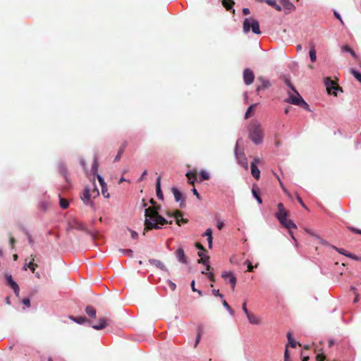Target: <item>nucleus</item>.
Returning a JSON list of instances; mask_svg holds the SVG:
<instances>
[{"instance_id": "obj_1", "label": "nucleus", "mask_w": 361, "mask_h": 361, "mask_svg": "<svg viewBox=\"0 0 361 361\" xmlns=\"http://www.w3.org/2000/svg\"><path fill=\"white\" fill-rule=\"evenodd\" d=\"M149 202L152 205L155 204V201L152 198L150 199ZM159 207L157 208L154 206H152L145 209V220L143 235H145V233L148 231L161 228L160 226H164L168 224H171L173 223L172 221H168L159 214Z\"/></svg>"}, {"instance_id": "obj_2", "label": "nucleus", "mask_w": 361, "mask_h": 361, "mask_svg": "<svg viewBox=\"0 0 361 361\" xmlns=\"http://www.w3.org/2000/svg\"><path fill=\"white\" fill-rule=\"evenodd\" d=\"M277 207L278 211L276 213V217L283 227L289 230V235L293 240L296 241V239L291 231L292 228H297L296 224L291 219H288V211L284 208L282 203H279Z\"/></svg>"}, {"instance_id": "obj_3", "label": "nucleus", "mask_w": 361, "mask_h": 361, "mask_svg": "<svg viewBox=\"0 0 361 361\" xmlns=\"http://www.w3.org/2000/svg\"><path fill=\"white\" fill-rule=\"evenodd\" d=\"M249 138L256 145L262 142L264 130L261 124L257 121H252L248 126Z\"/></svg>"}, {"instance_id": "obj_4", "label": "nucleus", "mask_w": 361, "mask_h": 361, "mask_svg": "<svg viewBox=\"0 0 361 361\" xmlns=\"http://www.w3.org/2000/svg\"><path fill=\"white\" fill-rule=\"evenodd\" d=\"M285 102L299 106L305 110L310 111L308 104L302 99L295 89H293V92H288V98L286 99Z\"/></svg>"}, {"instance_id": "obj_5", "label": "nucleus", "mask_w": 361, "mask_h": 361, "mask_svg": "<svg viewBox=\"0 0 361 361\" xmlns=\"http://www.w3.org/2000/svg\"><path fill=\"white\" fill-rule=\"evenodd\" d=\"M252 29L255 34H260L259 25L257 20L253 18H245L243 22V30L245 33L248 32Z\"/></svg>"}, {"instance_id": "obj_6", "label": "nucleus", "mask_w": 361, "mask_h": 361, "mask_svg": "<svg viewBox=\"0 0 361 361\" xmlns=\"http://www.w3.org/2000/svg\"><path fill=\"white\" fill-rule=\"evenodd\" d=\"M255 79L253 71L250 68H245L243 71V81L247 85H251Z\"/></svg>"}, {"instance_id": "obj_7", "label": "nucleus", "mask_w": 361, "mask_h": 361, "mask_svg": "<svg viewBox=\"0 0 361 361\" xmlns=\"http://www.w3.org/2000/svg\"><path fill=\"white\" fill-rule=\"evenodd\" d=\"M221 277L226 280L228 279V282L231 285V288L234 290L237 283V279L234 274L231 271H225L222 273Z\"/></svg>"}, {"instance_id": "obj_8", "label": "nucleus", "mask_w": 361, "mask_h": 361, "mask_svg": "<svg viewBox=\"0 0 361 361\" xmlns=\"http://www.w3.org/2000/svg\"><path fill=\"white\" fill-rule=\"evenodd\" d=\"M168 215L173 216L174 219H176V223L178 226H181L182 224H187L188 222V220L187 219H184L183 217V213L179 210L175 211L173 214H170L169 213H168Z\"/></svg>"}, {"instance_id": "obj_9", "label": "nucleus", "mask_w": 361, "mask_h": 361, "mask_svg": "<svg viewBox=\"0 0 361 361\" xmlns=\"http://www.w3.org/2000/svg\"><path fill=\"white\" fill-rule=\"evenodd\" d=\"M90 195V189H89L88 186L85 187L81 195V199L85 204L92 205V197Z\"/></svg>"}, {"instance_id": "obj_10", "label": "nucleus", "mask_w": 361, "mask_h": 361, "mask_svg": "<svg viewBox=\"0 0 361 361\" xmlns=\"http://www.w3.org/2000/svg\"><path fill=\"white\" fill-rule=\"evenodd\" d=\"M236 158L238 161V163L245 169H248V164L247 161V158L243 152H235Z\"/></svg>"}, {"instance_id": "obj_11", "label": "nucleus", "mask_w": 361, "mask_h": 361, "mask_svg": "<svg viewBox=\"0 0 361 361\" xmlns=\"http://www.w3.org/2000/svg\"><path fill=\"white\" fill-rule=\"evenodd\" d=\"M110 321H111L110 319H109L106 317H102L99 319L97 324H94L92 326L93 329H94L96 330H101V329H104L106 326H107L109 324V322Z\"/></svg>"}, {"instance_id": "obj_12", "label": "nucleus", "mask_w": 361, "mask_h": 361, "mask_svg": "<svg viewBox=\"0 0 361 361\" xmlns=\"http://www.w3.org/2000/svg\"><path fill=\"white\" fill-rule=\"evenodd\" d=\"M257 80L261 82V85H258L256 91L257 92H259L262 90L267 89L270 87L271 84L269 81L265 78H264L262 76L258 77Z\"/></svg>"}, {"instance_id": "obj_13", "label": "nucleus", "mask_w": 361, "mask_h": 361, "mask_svg": "<svg viewBox=\"0 0 361 361\" xmlns=\"http://www.w3.org/2000/svg\"><path fill=\"white\" fill-rule=\"evenodd\" d=\"M326 90L329 94L331 93V90L338 89V86L330 78H326L324 81Z\"/></svg>"}, {"instance_id": "obj_14", "label": "nucleus", "mask_w": 361, "mask_h": 361, "mask_svg": "<svg viewBox=\"0 0 361 361\" xmlns=\"http://www.w3.org/2000/svg\"><path fill=\"white\" fill-rule=\"evenodd\" d=\"M176 257H177L178 260L183 263L186 264L187 263V258L185 257L184 250L183 248L180 247L176 250L175 252Z\"/></svg>"}, {"instance_id": "obj_15", "label": "nucleus", "mask_w": 361, "mask_h": 361, "mask_svg": "<svg viewBox=\"0 0 361 361\" xmlns=\"http://www.w3.org/2000/svg\"><path fill=\"white\" fill-rule=\"evenodd\" d=\"M128 141L126 140H124L122 144L121 145L120 147H119V149L118 151V153L114 159V161L115 162H117V161H119L121 159V157L126 149V148L128 146Z\"/></svg>"}, {"instance_id": "obj_16", "label": "nucleus", "mask_w": 361, "mask_h": 361, "mask_svg": "<svg viewBox=\"0 0 361 361\" xmlns=\"http://www.w3.org/2000/svg\"><path fill=\"white\" fill-rule=\"evenodd\" d=\"M35 257V255H31V256H30L31 260L28 264H25V266L23 267L24 270H26L27 268H29L32 273H35V269L38 267V265L34 262Z\"/></svg>"}, {"instance_id": "obj_17", "label": "nucleus", "mask_w": 361, "mask_h": 361, "mask_svg": "<svg viewBox=\"0 0 361 361\" xmlns=\"http://www.w3.org/2000/svg\"><path fill=\"white\" fill-rule=\"evenodd\" d=\"M287 338H288V343L286 345V348H288V346H290L291 348H295L298 345H301V344L299 342H296L294 338L292 336V334L290 332H288L287 334Z\"/></svg>"}, {"instance_id": "obj_18", "label": "nucleus", "mask_w": 361, "mask_h": 361, "mask_svg": "<svg viewBox=\"0 0 361 361\" xmlns=\"http://www.w3.org/2000/svg\"><path fill=\"white\" fill-rule=\"evenodd\" d=\"M247 316V318L249 321V322L252 324H256V325H258L261 323V319L260 317H259L258 316L252 314V313H249L248 314L246 315Z\"/></svg>"}, {"instance_id": "obj_19", "label": "nucleus", "mask_w": 361, "mask_h": 361, "mask_svg": "<svg viewBox=\"0 0 361 361\" xmlns=\"http://www.w3.org/2000/svg\"><path fill=\"white\" fill-rule=\"evenodd\" d=\"M188 178V182L190 185H194L195 180H197V171H190L186 173Z\"/></svg>"}, {"instance_id": "obj_20", "label": "nucleus", "mask_w": 361, "mask_h": 361, "mask_svg": "<svg viewBox=\"0 0 361 361\" xmlns=\"http://www.w3.org/2000/svg\"><path fill=\"white\" fill-rule=\"evenodd\" d=\"M250 168H251V173H252V176L255 179L258 180L260 177V171L259 170V169L257 168V166L255 164V162L251 163Z\"/></svg>"}, {"instance_id": "obj_21", "label": "nucleus", "mask_w": 361, "mask_h": 361, "mask_svg": "<svg viewBox=\"0 0 361 361\" xmlns=\"http://www.w3.org/2000/svg\"><path fill=\"white\" fill-rule=\"evenodd\" d=\"M149 262L151 264L154 265L157 268H159L161 270H164L165 271H168L167 268L164 266V264L160 260L155 259H151L149 260Z\"/></svg>"}, {"instance_id": "obj_22", "label": "nucleus", "mask_w": 361, "mask_h": 361, "mask_svg": "<svg viewBox=\"0 0 361 361\" xmlns=\"http://www.w3.org/2000/svg\"><path fill=\"white\" fill-rule=\"evenodd\" d=\"M280 3L286 10L290 11L295 10V6L289 0H280Z\"/></svg>"}, {"instance_id": "obj_23", "label": "nucleus", "mask_w": 361, "mask_h": 361, "mask_svg": "<svg viewBox=\"0 0 361 361\" xmlns=\"http://www.w3.org/2000/svg\"><path fill=\"white\" fill-rule=\"evenodd\" d=\"M157 196L159 199H163V193L161 190V178L158 177L156 182Z\"/></svg>"}, {"instance_id": "obj_24", "label": "nucleus", "mask_w": 361, "mask_h": 361, "mask_svg": "<svg viewBox=\"0 0 361 361\" xmlns=\"http://www.w3.org/2000/svg\"><path fill=\"white\" fill-rule=\"evenodd\" d=\"M70 226H71V228H75V229H78V230H80V231H85V226L82 223H80V222H79V221H78L76 220H73L71 223Z\"/></svg>"}, {"instance_id": "obj_25", "label": "nucleus", "mask_w": 361, "mask_h": 361, "mask_svg": "<svg viewBox=\"0 0 361 361\" xmlns=\"http://www.w3.org/2000/svg\"><path fill=\"white\" fill-rule=\"evenodd\" d=\"M89 189H90V196H92V199L96 198L99 196V192L98 188L96 187L94 183H92V185L88 186Z\"/></svg>"}, {"instance_id": "obj_26", "label": "nucleus", "mask_w": 361, "mask_h": 361, "mask_svg": "<svg viewBox=\"0 0 361 361\" xmlns=\"http://www.w3.org/2000/svg\"><path fill=\"white\" fill-rule=\"evenodd\" d=\"M252 195L255 197V198L259 202V204H262V198L259 196V188L257 186L253 185L252 189Z\"/></svg>"}, {"instance_id": "obj_27", "label": "nucleus", "mask_w": 361, "mask_h": 361, "mask_svg": "<svg viewBox=\"0 0 361 361\" xmlns=\"http://www.w3.org/2000/svg\"><path fill=\"white\" fill-rule=\"evenodd\" d=\"M85 312L89 317H90L92 318L96 317V309L91 305H87L86 307Z\"/></svg>"}, {"instance_id": "obj_28", "label": "nucleus", "mask_w": 361, "mask_h": 361, "mask_svg": "<svg viewBox=\"0 0 361 361\" xmlns=\"http://www.w3.org/2000/svg\"><path fill=\"white\" fill-rule=\"evenodd\" d=\"M204 235L207 236L209 247L212 248V230L211 228H207L206 230Z\"/></svg>"}, {"instance_id": "obj_29", "label": "nucleus", "mask_w": 361, "mask_h": 361, "mask_svg": "<svg viewBox=\"0 0 361 361\" xmlns=\"http://www.w3.org/2000/svg\"><path fill=\"white\" fill-rule=\"evenodd\" d=\"M234 4L233 0H222V4L227 11H231Z\"/></svg>"}, {"instance_id": "obj_30", "label": "nucleus", "mask_w": 361, "mask_h": 361, "mask_svg": "<svg viewBox=\"0 0 361 361\" xmlns=\"http://www.w3.org/2000/svg\"><path fill=\"white\" fill-rule=\"evenodd\" d=\"M69 318L77 322L78 324H84L85 322L87 321V318L85 317H75L73 316H70Z\"/></svg>"}, {"instance_id": "obj_31", "label": "nucleus", "mask_w": 361, "mask_h": 361, "mask_svg": "<svg viewBox=\"0 0 361 361\" xmlns=\"http://www.w3.org/2000/svg\"><path fill=\"white\" fill-rule=\"evenodd\" d=\"M209 256H204L197 260V262L199 264H207V271H209L211 269V267L209 264H207V263L209 262Z\"/></svg>"}, {"instance_id": "obj_32", "label": "nucleus", "mask_w": 361, "mask_h": 361, "mask_svg": "<svg viewBox=\"0 0 361 361\" xmlns=\"http://www.w3.org/2000/svg\"><path fill=\"white\" fill-rule=\"evenodd\" d=\"M5 278H6V282H7V284L11 288L13 286H15L16 285H17V283L13 281L11 275L10 274H5Z\"/></svg>"}, {"instance_id": "obj_33", "label": "nucleus", "mask_w": 361, "mask_h": 361, "mask_svg": "<svg viewBox=\"0 0 361 361\" xmlns=\"http://www.w3.org/2000/svg\"><path fill=\"white\" fill-rule=\"evenodd\" d=\"M172 192L174 195V198L176 202H178L180 200L182 197V193L176 188H172Z\"/></svg>"}, {"instance_id": "obj_34", "label": "nucleus", "mask_w": 361, "mask_h": 361, "mask_svg": "<svg viewBox=\"0 0 361 361\" xmlns=\"http://www.w3.org/2000/svg\"><path fill=\"white\" fill-rule=\"evenodd\" d=\"M342 50L343 51L350 53L353 56V57H354L355 59L357 58V56L355 54V52L349 46H348V45L343 46L342 47Z\"/></svg>"}, {"instance_id": "obj_35", "label": "nucleus", "mask_w": 361, "mask_h": 361, "mask_svg": "<svg viewBox=\"0 0 361 361\" xmlns=\"http://www.w3.org/2000/svg\"><path fill=\"white\" fill-rule=\"evenodd\" d=\"M266 2L269 6L274 7L276 11H281V7L276 4L275 0H266Z\"/></svg>"}, {"instance_id": "obj_36", "label": "nucleus", "mask_w": 361, "mask_h": 361, "mask_svg": "<svg viewBox=\"0 0 361 361\" xmlns=\"http://www.w3.org/2000/svg\"><path fill=\"white\" fill-rule=\"evenodd\" d=\"M309 54H310V60L312 62H315L317 60V54H316V50L314 47L311 48V49L310 50Z\"/></svg>"}, {"instance_id": "obj_37", "label": "nucleus", "mask_w": 361, "mask_h": 361, "mask_svg": "<svg viewBox=\"0 0 361 361\" xmlns=\"http://www.w3.org/2000/svg\"><path fill=\"white\" fill-rule=\"evenodd\" d=\"M202 327H199L198 328V332H197V338H196V340H195V345H194L195 348H196L197 346L198 343H200V338H201V336H202Z\"/></svg>"}, {"instance_id": "obj_38", "label": "nucleus", "mask_w": 361, "mask_h": 361, "mask_svg": "<svg viewBox=\"0 0 361 361\" xmlns=\"http://www.w3.org/2000/svg\"><path fill=\"white\" fill-rule=\"evenodd\" d=\"M59 204H60V207L63 209H67L69 206V203H68V200L64 198L60 199Z\"/></svg>"}, {"instance_id": "obj_39", "label": "nucleus", "mask_w": 361, "mask_h": 361, "mask_svg": "<svg viewBox=\"0 0 361 361\" xmlns=\"http://www.w3.org/2000/svg\"><path fill=\"white\" fill-rule=\"evenodd\" d=\"M200 181H203V180L209 179V173L204 171H202L200 172Z\"/></svg>"}, {"instance_id": "obj_40", "label": "nucleus", "mask_w": 361, "mask_h": 361, "mask_svg": "<svg viewBox=\"0 0 361 361\" xmlns=\"http://www.w3.org/2000/svg\"><path fill=\"white\" fill-rule=\"evenodd\" d=\"M255 106V105H251L248 107V109H247V111L245 112V118H248L249 117H250L252 116V111Z\"/></svg>"}, {"instance_id": "obj_41", "label": "nucleus", "mask_w": 361, "mask_h": 361, "mask_svg": "<svg viewBox=\"0 0 361 361\" xmlns=\"http://www.w3.org/2000/svg\"><path fill=\"white\" fill-rule=\"evenodd\" d=\"M351 73L361 83V73L355 70H351Z\"/></svg>"}, {"instance_id": "obj_42", "label": "nucleus", "mask_w": 361, "mask_h": 361, "mask_svg": "<svg viewBox=\"0 0 361 361\" xmlns=\"http://www.w3.org/2000/svg\"><path fill=\"white\" fill-rule=\"evenodd\" d=\"M350 231L354 233H356V234H360L361 235V230L360 229H358V228H356L353 226H347L346 227Z\"/></svg>"}, {"instance_id": "obj_43", "label": "nucleus", "mask_w": 361, "mask_h": 361, "mask_svg": "<svg viewBox=\"0 0 361 361\" xmlns=\"http://www.w3.org/2000/svg\"><path fill=\"white\" fill-rule=\"evenodd\" d=\"M120 251L121 252H123L124 255H128L129 257H132L133 256V252L130 249H121V250H120Z\"/></svg>"}, {"instance_id": "obj_44", "label": "nucleus", "mask_w": 361, "mask_h": 361, "mask_svg": "<svg viewBox=\"0 0 361 361\" xmlns=\"http://www.w3.org/2000/svg\"><path fill=\"white\" fill-rule=\"evenodd\" d=\"M102 193L104 195V197L108 198L109 197V193L107 191V185L104 186L102 188Z\"/></svg>"}, {"instance_id": "obj_45", "label": "nucleus", "mask_w": 361, "mask_h": 361, "mask_svg": "<svg viewBox=\"0 0 361 361\" xmlns=\"http://www.w3.org/2000/svg\"><path fill=\"white\" fill-rule=\"evenodd\" d=\"M326 358V355L324 353H319L316 356L317 361H325Z\"/></svg>"}, {"instance_id": "obj_46", "label": "nucleus", "mask_w": 361, "mask_h": 361, "mask_svg": "<svg viewBox=\"0 0 361 361\" xmlns=\"http://www.w3.org/2000/svg\"><path fill=\"white\" fill-rule=\"evenodd\" d=\"M284 361H292L290 357L289 350H288V349H287V348H285Z\"/></svg>"}, {"instance_id": "obj_47", "label": "nucleus", "mask_w": 361, "mask_h": 361, "mask_svg": "<svg viewBox=\"0 0 361 361\" xmlns=\"http://www.w3.org/2000/svg\"><path fill=\"white\" fill-rule=\"evenodd\" d=\"M202 274L207 275L212 282H214L215 281L214 276V274L212 273H211V272L207 273L205 271H202Z\"/></svg>"}, {"instance_id": "obj_48", "label": "nucleus", "mask_w": 361, "mask_h": 361, "mask_svg": "<svg viewBox=\"0 0 361 361\" xmlns=\"http://www.w3.org/2000/svg\"><path fill=\"white\" fill-rule=\"evenodd\" d=\"M11 288L13 290V291H14V293H15L17 297H19V294H20V288H19L18 285L17 284V285H16L15 286L11 287Z\"/></svg>"}, {"instance_id": "obj_49", "label": "nucleus", "mask_w": 361, "mask_h": 361, "mask_svg": "<svg viewBox=\"0 0 361 361\" xmlns=\"http://www.w3.org/2000/svg\"><path fill=\"white\" fill-rule=\"evenodd\" d=\"M297 198V200L298 202L300 204V205L304 207L305 209H308L307 207H306V205L305 204V203L303 202L302 198L299 196V195H297L296 197Z\"/></svg>"}, {"instance_id": "obj_50", "label": "nucleus", "mask_w": 361, "mask_h": 361, "mask_svg": "<svg viewBox=\"0 0 361 361\" xmlns=\"http://www.w3.org/2000/svg\"><path fill=\"white\" fill-rule=\"evenodd\" d=\"M97 179H98V180H99V182L100 183L101 188H102L103 185L106 186V183L104 182V180L103 179V178L101 176L97 175Z\"/></svg>"}, {"instance_id": "obj_51", "label": "nucleus", "mask_w": 361, "mask_h": 361, "mask_svg": "<svg viewBox=\"0 0 361 361\" xmlns=\"http://www.w3.org/2000/svg\"><path fill=\"white\" fill-rule=\"evenodd\" d=\"M247 271H249V272L253 271L255 267L252 266V264L249 261H247ZM255 267H257V265L255 266Z\"/></svg>"}, {"instance_id": "obj_52", "label": "nucleus", "mask_w": 361, "mask_h": 361, "mask_svg": "<svg viewBox=\"0 0 361 361\" xmlns=\"http://www.w3.org/2000/svg\"><path fill=\"white\" fill-rule=\"evenodd\" d=\"M336 250L340 253V254H342L345 256H347L348 257V255L349 254V252L348 251H346L344 249H338V248H336Z\"/></svg>"}, {"instance_id": "obj_53", "label": "nucleus", "mask_w": 361, "mask_h": 361, "mask_svg": "<svg viewBox=\"0 0 361 361\" xmlns=\"http://www.w3.org/2000/svg\"><path fill=\"white\" fill-rule=\"evenodd\" d=\"M26 235H27V237L28 242H29L30 245H34V240L32 239V236L27 232L26 233Z\"/></svg>"}, {"instance_id": "obj_54", "label": "nucleus", "mask_w": 361, "mask_h": 361, "mask_svg": "<svg viewBox=\"0 0 361 361\" xmlns=\"http://www.w3.org/2000/svg\"><path fill=\"white\" fill-rule=\"evenodd\" d=\"M285 83L291 89L292 91L293 89H295L288 79H285Z\"/></svg>"}, {"instance_id": "obj_55", "label": "nucleus", "mask_w": 361, "mask_h": 361, "mask_svg": "<svg viewBox=\"0 0 361 361\" xmlns=\"http://www.w3.org/2000/svg\"><path fill=\"white\" fill-rule=\"evenodd\" d=\"M242 309L243 310V312H245V314L247 315L250 313V312L248 311L247 308V305H246V301L244 302V303L242 305Z\"/></svg>"}, {"instance_id": "obj_56", "label": "nucleus", "mask_w": 361, "mask_h": 361, "mask_svg": "<svg viewBox=\"0 0 361 361\" xmlns=\"http://www.w3.org/2000/svg\"><path fill=\"white\" fill-rule=\"evenodd\" d=\"M22 302L27 307H30V300L29 298H24L23 300H22Z\"/></svg>"}, {"instance_id": "obj_57", "label": "nucleus", "mask_w": 361, "mask_h": 361, "mask_svg": "<svg viewBox=\"0 0 361 361\" xmlns=\"http://www.w3.org/2000/svg\"><path fill=\"white\" fill-rule=\"evenodd\" d=\"M168 283H169V288H170V289H171V290H174L176 289V284H175L174 283H173V282H172V281H168Z\"/></svg>"}, {"instance_id": "obj_58", "label": "nucleus", "mask_w": 361, "mask_h": 361, "mask_svg": "<svg viewBox=\"0 0 361 361\" xmlns=\"http://www.w3.org/2000/svg\"><path fill=\"white\" fill-rule=\"evenodd\" d=\"M212 293L215 296H218V297H220V298H223V295L219 293V290H215V289L212 290Z\"/></svg>"}, {"instance_id": "obj_59", "label": "nucleus", "mask_w": 361, "mask_h": 361, "mask_svg": "<svg viewBox=\"0 0 361 361\" xmlns=\"http://www.w3.org/2000/svg\"><path fill=\"white\" fill-rule=\"evenodd\" d=\"M195 247H196L197 249L200 250H202V251H204V252H206V250H205L204 247H203V245H202L201 243H195Z\"/></svg>"}, {"instance_id": "obj_60", "label": "nucleus", "mask_w": 361, "mask_h": 361, "mask_svg": "<svg viewBox=\"0 0 361 361\" xmlns=\"http://www.w3.org/2000/svg\"><path fill=\"white\" fill-rule=\"evenodd\" d=\"M334 16L341 21V24L343 25L344 23H343V21L340 14L337 11H334Z\"/></svg>"}, {"instance_id": "obj_61", "label": "nucleus", "mask_w": 361, "mask_h": 361, "mask_svg": "<svg viewBox=\"0 0 361 361\" xmlns=\"http://www.w3.org/2000/svg\"><path fill=\"white\" fill-rule=\"evenodd\" d=\"M130 233H131V237L133 238V239H137V237H138V234L137 232H135V231H132L130 230Z\"/></svg>"}, {"instance_id": "obj_62", "label": "nucleus", "mask_w": 361, "mask_h": 361, "mask_svg": "<svg viewBox=\"0 0 361 361\" xmlns=\"http://www.w3.org/2000/svg\"><path fill=\"white\" fill-rule=\"evenodd\" d=\"M348 257H350V258H352V259H353L355 260H360V257H358L357 256H356V255H353L352 253H349L348 255Z\"/></svg>"}, {"instance_id": "obj_63", "label": "nucleus", "mask_w": 361, "mask_h": 361, "mask_svg": "<svg viewBox=\"0 0 361 361\" xmlns=\"http://www.w3.org/2000/svg\"><path fill=\"white\" fill-rule=\"evenodd\" d=\"M9 241H10L11 248L14 249V245H15V242H16L14 238L10 237Z\"/></svg>"}, {"instance_id": "obj_64", "label": "nucleus", "mask_w": 361, "mask_h": 361, "mask_svg": "<svg viewBox=\"0 0 361 361\" xmlns=\"http://www.w3.org/2000/svg\"><path fill=\"white\" fill-rule=\"evenodd\" d=\"M222 304L224 307L226 308V310H230V305L225 300H222Z\"/></svg>"}]
</instances>
